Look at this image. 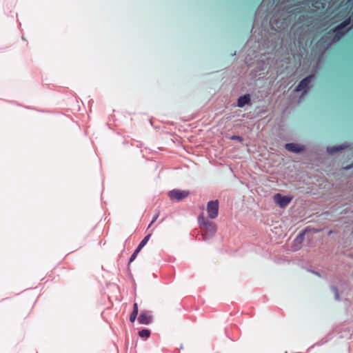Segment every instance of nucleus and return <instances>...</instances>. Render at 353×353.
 Listing matches in <instances>:
<instances>
[{
    "instance_id": "nucleus-8",
    "label": "nucleus",
    "mask_w": 353,
    "mask_h": 353,
    "mask_svg": "<svg viewBox=\"0 0 353 353\" xmlns=\"http://www.w3.org/2000/svg\"><path fill=\"white\" fill-rule=\"evenodd\" d=\"M250 94H245L243 96H241L238 99V106L241 108L243 107L245 105L248 104L250 103Z\"/></svg>"
},
{
    "instance_id": "nucleus-3",
    "label": "nucleus",
    "mask_w": 353,
    "mask_h": 353,
    "mask_svg": "<svg viewBox=\"0 0 353 353\" xmlns=\"http://www.w3.org/2000/svg\"><path fill=\"white\" fill-rule=\"evenodd\" d=\"M190 192L188 190H181L174 189L169 192L168 195L171 200L179 201L189 195Z\"/></svg>"
},
{
    "instance_id": "nucleus-15",
    "label": "nucleus",
    "mask_w": 353,
    "mask_h": 353,
    "mask_svg": "<svg viewBox=\"0 0 353 353\" xmlns=\"http://www.w3.org/2000/svg\"><path fill=\"white\" fill-rule=\"evenodd\" d=\"M331 289L333 291V292L334 293L335 299L336 300H339V293L338 289L334 286H332Z\"/></svg>"
},
{
    "instance_id": "nucleus-10",
    "label": "nucleus",
    "mask_w": 353,
    "mask_h": 353,
    "mask_svg": "<svg viewBox=\"0 0 353 353\" xmlns=\"http://www.w3.org/2000/svg\"><path fill=\"white\" fill-rule=\"evenodd\" d=\"M350 23V19H347L345 21H344L343 23H341L340 25H339L337 27H336L335 29L334 30V31L336 33V34H338L341 32V30L342 29L345 28Z\"/></svg>"
},
{
    "instance_id": "nucleus-5",
    "label": "nucleus",
    "mask_w": 353,
    "mask_h": 353,
    "mask_svg": "<svg viewBox=\"0 0 353 353\" xmlns=\"http://www.w3.org/2000/svg\"><path fill=\"white\" fill-rule=\"evenodd\" d=\"M313 78L312 75H310L303 80L301 81V82L299 83V85L295 88V91L300 92L302 90H305L306 88L307 87L308 84L310 83L312 79Z\"/></svg>"
},
{
    "instance_id": "nucleus-13",
    "label": "nucleus",
    "mask_w": 353,
    "mask_h": 353,
    "mask_svg": "<svg viewBox=\"0 0 353 353\" xmlns=\"http://www.w3.org/2000/svg\"><path fill=\"white\" fill-rule=\"evenodd\" d=\"M139 335L142 338H148L150 335V331L147 329H143L139 332Z\"/></svg>"
},
{
    "instance_id": "nucleus-19",
    "label": "nucleus",
    "mask_w": 353,
    "mask_h": 353,
    "mask_svg": "<svg viewBox=\"0 0 353 353\" xmlns=\"http://www.w3.org/2000/svg\"><path fill=\"white\" fill-rule=\"evenodd\" d=\"M133 311H136V312H138V305H137V303H136L134 304V310H133Z\"/></svg>"
},
{
    "instance_id": "nucleus-12",
    "label": "nucleus",
    "mask_w": 353,
    "mask_h": 353,
    "mask_svg": "<svg viewBox=\"0 0 353 353\" xmlns=\"http://www.w3.org/2000/svg\"><path fill=\"white\" fill-rule=\"evenodd\" d=\"M346 147L347 146L344 145H340V146H336V147H328L327 148V150L329 153L332 154V153L336 152L338 151H340Z\"/></svg>"
},
{
    "instance_id": "nucleus-2",
    "label": "nucleus",
    "mask_w": 353,
    "mask_h": 353,
    "mask_svg": "<svg viewBox=\"0 0 353 353\" xmlns=\"http://www.w3.org/2000/svg\"><path fill=\"white\" fill-rule=\"evenodd\" d=\"M207 212L209 218L214 219L217 217L219 214V201L218 200L210 201L207 204Z\"/></svg>"
},
{
    "instance_id": "nucleus-7",
    "label": "nucleus",
    "mask_w": 353,
    "mask_h": 353,
    "mask_svg": "<svg viewBox=\"0 0 353 353\" xmlns=\"http://www.w3.org/2000/svg\"><path fill=\"white\" fill-rule=\"evenodd\" d=\"M305 238V232H302L300 233L293 241V248L292 250L294 251L299 249L301 244L303 243Z\"/></svg>"
},
{
    "instance_id": "nucleus-1",
    "label": "nucleus",
    "mask_w": 353,
    "mask_h": 353,
    "mask_svg": "<svg viewBox=\"0 0 353 353\" xmlns=\"http://www.w3.org/2000/svg\"><path fill=\"white\" fill-rule=\"evenodd\" d=\"M198 221L200 225L204 227L205 231L210 233V236L216 233V225L212 221L206 219L203 215L199 216Z\"/></svg>"
},
{
    "instance_id": "nucleus-6",
    "label": "nucleus",
    "mask_w": 353,
    "mask_h": 353,
    "mask_svg": "<svg viewBox=\"0 0 353 353\" xmlns=\"http://www.w3.org/2000/svg\"><path fill=\"white\" fill-rule=\"evenodd\" d=\"M138 321L140 324L148 325L152 321V316L149 314L148 312L143 311L140 314Z\"/></svg>"
},
{
    "instance_id": "nucleus-17",
    "label": "nucleus",
    "mask_w": 353,
    "mask_h": 353,
    "mask_svg": "<svg viewBox=\"0 0 353 353\" xmlns=\"http://www.w3.org/2000/svg\"><path fill=\"white\" fill-rule=\"evenodd\" d=\"M159 217V214H156L152 221H151L150 224L149 225V227H150L152 225V224L157 219V218Z\"/></svg>"
},
{
    "instance_id": "nucleus-18",
    "label": "nucleus",
    "mask_w": 353,
    "mask_h": 353,
    "mask_svg": "<svg viewBox=\"0 0 353 353\" xmlns=\"http://www.w3.org/2000/svg\"><path fill=\"white\" fill-rule=\"evenodd\" d=\"M231 139L233 140H241V138L239 136H233V137H232Z\"/></svg>"
},
{
    "instance_id": "nucleus-4",
    "label": "nucleus",
    "mask_w": 353,
    "mask_h": 353,
    "mask_svg": "<svg viewBox=\"0 0 353 353\" xmlns=\"http://www.w3.org/2000/svg\"><path fill=\"white\" fill-rule=\"evenodd\" d=\"M274 201L281 208L287 206L291 201L292 199L288 196H283L281 194H276L274 196Z\"/></svg>"
},
{
    "instance_id": "nucleus-11",
    "label": "nucleus",
    "mask_w": 353,
    "mask_h": 353,
    "mask_svg": "<svg viewBox=\"0 0 353 353\" xmlns=\"http://www.w3.org/2000/svg\"><path fill=\"white\" fill-rule=\"evenodd\" d=\"M151 234H149L147 236H145L143 239L141 241V243L139 244L138 247L136 248L139 251H141V249L145 246V245L148 243L150 238Z\"/></svg>"
},
{
    "instance_id": "nucleus-16",
    "label": "nucleus",
    "mask_w": 353,
    "mask_h": 353,
    "mask_svg": "<svg viewBox=\"0 0 353 353\" xmlns=\"http://www.w3.org/2000/svg\"><path fill=\"white\" fill-rule=\"evenodd\" d=\"M140 251H139L138 250H135L134 253L132 254V256H130V263L132 262L137 257L138 253Z\"/></svg>"
},
{
    "instance_id": "nucleus-9",
    "label": "nucleus",
    "mask_w": 353,
    "mask_h": 353,
    "mask_svg": "<svg viewBox=\"0 0 353 353\" xmlns=\"http://www.w3.org/2000/svg\"><path fill=\"white\" fill-rule=\"evenodd\" d=\"M285 148L290 152H299L302 150V148L297 144L295 143H287L285 145Z\"/></svg>"
},
{
    "instance_id": "nucleus-14",
    "label": "nucleus",
    "mask_w": 353,
    "mask_h": 353,
    "mask_svg": "<svg viewBox=\"0 0 353 353\" xmlns=\"http://www.w3.org/2000/svg\"><path fill=\"white\" fill-rule=\"evenodd\" d=\"M137 314H138L137 312L132 311V314H130V322L132 323V322H134L135 321V319H137Z\"/></svg>"
}]
</instances>
